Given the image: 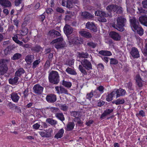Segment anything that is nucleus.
Here are the masks:
<instances>
[{"label": "nucleus", "mask_w": 147, "mask_h": 147, "mask_svg": "<svg viewBox=\"0 0 147 147\" xmlns=\"http://www.w3.org/2000/svg\"><path fill=\"white\" fill-rule=\"evenodd\" d=\"M52 61L47 60L44 65V69L46 70L49 68L50 66V63Z\"/></svg>", "instance_id": "43"}, {"label": "nucleus", "mask_w": 147, "mask_h": 147, "mask_svg": "<svg viewBox=\"0 0 147 147\" xmlns=\"http://www.w3.org/2000/svg\"><path fill=\"white\" fill-rule=\"evenodd\" d=\"M11 98L13 102H17L19 100L20 97L17 93H13L11 94Z\"/></svg>", "instance_id": "24"}, {"label": "nucleus", "mask_w": 147, "mask_h": 147, "mask_svg": "<svg viewBox=\"0 0 147 147\" xmlns=\"http://www.w3.org/2000/svg\"><path fill=\"white\" fill-rule=\"evenodd\" d=\"M15 109L16 110V111L18 113H22V111L20 107L18 106H16Z\"/></svg>", "instance_id": "58"}, {"label": "nucleus", "mask_w": 147, "mask_h": 147, "mask_svg": "<svg viewBox=\"0 0 147 147\" xmlns=\"http://www.w3.org/2000/svg\"><path fill=\"white\" fill-rule=\"evenodd\" d=\"M118 10L116 12L117 14H122L123 12V9L120 7H118Z\"/></svg>", "instance_id": "57"}, {"label": "nucleus", "mask_w": 147, "mask_h": 147, "mask_svg": "<svg viewBox=\"0 0 147 147\" xmlns=\"http://www.w3.org/2000/svg\"><path fill=\"white\" fill-rule=\"evenodd\" d=\"M93 95L94 94L93 92H89V93H88L87 94L86 96V98L87 99L90 100L91 98L93 96Z\"/></svg>", "instance_id": "49"}, {"label": "nucleus", "mask_w": 147, "mask_h": 147, "mask_svg": "<svg viewBox=\"0 0 147 147\" xmlns=\"http://www.w3.org/2000/svg\"><path fill=\"white\" fill-rule=\"evenodd\" d=\"M130 22L131 23L132 26L134 30L137 29L139 26V22L135 18H133L130 20Z\"/></svg>", "instance_id": "17"}, {"label": "nucleus", "mask_w": 147, "mask_h": 147, "mask_svg": "<svg viewBox=\"0 0 147 147\" xmlns=\"http://www.w3.org/2000/svg\"><path fill=\"white\" fill-rule=\"evenodd\" d=\"M78 55L79 57L84 58V59L87 58L89 56V54L87 52H85L84 51L81 53H79Z\"/></svg>", "instance_id": "32"}, {"label": "nucleus", "mask_w": 147, "mask_h": 147, "mask_svg": "<svg viewBox=\"0 0 147 147\" xmlns=\"http://www.w3.org/2000/svg\"><path fill=\"white\" fill-rule=\"evenodd\" d=\"M105 103V102L102 100H100L97 102V105L98 107H101L104 105Z\"/></svg>", "instance_id": "52"}, {"label": "nucleus", "mask_w": 147, "mask_h": 147, "mask_svg": "<svg viewBox=\"0 0 147 147\" xmlns=\"http://www.w3.org/2000/svg\"><path fill=\"white\" fill-rule=\"evenodd\" d=\"M45 54L47 55L49 54L53 53L52 52L51 49L50 48H47L45 49Z\"/></svg>", "instance_id": "62"}, {"label": "nucleus", "mask_w": 147, "mask_h": 147, "mask_svg": "<svg viewBox=\"0 0 147 147\" xmlns=\"http://www.w3.org/2000/svg\"><path fill=\"white\" fill-rule=\"evenodd\" d=\"M53 54L54 53L53 52L52 53L49 54V55H47L48 56L47 60L52 61L53 59Z\"/></svg>", "instance_id": "50"}, {"label": "nucleus", "mask_w": 147, "mask_h": 147, "mask_svg": "<svg viewBox=\"0 0 147 147\" xmlns=\"http://www.w3.org/2000/svg\"><path fill=\"white\" fill-rule=\"evenodd\" d=\"M81 16L83 18L89 19H91L94 17L93 15L86 11L82 12Z\"/></svg>", "instance_id": "16"}, {"label": "nucleus", "mask_w": 147, "mask_h": 147, "mask_svg": "<svg viewBox=\"0 0 147 147\" xmlns=\"http://www.w3.org/2000/svg\"><path fill=\"white\" fill-rule=\"evenodd\" d=\"M73 4H74L71 2L70 0H68L67 2L66 7L69 9L73 7Z\"/></svg>", "instance_id": "45"}, {"label": "nucleus", "mask_w": 147, "mask_h": 147, "mask_svg": "<svg viewBox=\"0 0 147 147\" xmlns=\"http://www.w3.org/2000/svg\"><path fill=\"white\" fill-rule=\"evenodd\" d=\"M113 109H107L104 111V112L101 114L100 119H102L106 116L109 115L113 112Z\"/></svg>", "instance_id": "15"}, {"label": "nucleus", "mask_w": 147, "mask_h": 147, "mask_svg": "<svg viewBox=\"0 0 147 147\" xmlns=\"http://www.w3.org/2000/svg\"><path fill=\"white\" fill-rule=\"evenodd\" d=\"M10 50L11 51L16 48V46L14 45H11L8 46L6 47Z\"/></svg>", "instance_id": "63"}, {"label": "nucleus", "mask_w": 147, "mask_h": 147, "mask_svg": "<svg viewBox=\"0 0 147 147\" xmlns=\"http://www.w3.org/2000/svg\"><path fill=\"white\" fill-rule=\"evenodd\" d=\"M118 63V61L117 60L114 58H111L110 59V64L111 65H116Z\"/></svg>", "instance_id": "47"}, {"label": "nucleus", "mask_w": 147, "mask_h": 147, "mask_svg": "<svg viewBox=\"0 0 147 147\" xmlns=\"http://www.w3.org/2000/svg\"><path fill=\"white\" fill-rule=\"evenodd\" d=\"M127 86L129 89V91H131L133 90V88L132 87V84L131 82H129L127 84Z\"/></svg>", "instance_id": "55"}, {"label": "nucleus", "mask_w": 147, "mask_h": 147, "mask_svg": "<svg viewBox=\"0 0 147 147\" xmlns=\"http://www.w3.org/2000/svg\"><path fill=\"white\" fill-rule=\"evenodd\" d=\"M65 71L68 74L71 75H76L77 74V73L74 69L69 67L66 69Z\"/></svg>", "instance_id": "31"}, {"label": "nucleus", "mask_w": 147, "mask_h": 147, "mask_svg": "<svg viewBox=\"0 0 147 147\" xmlns=\"http://www.w3.org/2000/svg\"><path fill=\"white\" fill-rule=\"evenodd\" d=\"M10 45V42L9 40L4 41L3 42V47H6Z\"/></svg>", "instance_id": "64"}, {"label": "nucleus", "mask_w": 147, "mask_h": 147, "mask_svg": "<svg viewBox=\"0 0 147 147\" xmlns=\"http://www.w3.org/2000/svg\"><path fill=\"white\" fill-rule=\"evenodd\" d=\"M139 20L141 24L147 27V16H140Z\"/></svg>", "instance_id": "13"}, {"label": "nucleus", "mask_w": 147, "mask_h": 147, "mask_svg": "<svg viewBox=\"0 0 147 147\" xmlns=\"http://www.w3.org/2000/svg\"><path fill=\"white\" fill-rule=\"evenodd\" d=\"M64 133L63 129H61L55 136V138L58 139L61 138L63 136Z\"/></svg>", "instance_id": "27"}, {"label": "nucleus", "mask_w": 147, "mask_h": 147, "mask_svg": "<svg viewBox=\"0 0 147 147\" xmlns=\"http://www.w3.org/2000/svg\"><path fill=\"white\" fill-rule=\"evenodd\" d=\"M7 106L8 107L9 109L12 110L13 108L15 107V105L14 104H12L11 102H9L7 105Z\"/></svg>", "instance_id": "54"}, {"label": "nucleus", "mask_w": 147, "mask_h": 147, "mask_svg": "<svg viewBox=\"0 0 147 147\" xmlns=\"http://www.w3.org/2000/svg\"><path fill=\"white\" fill-rule=\"evenodd\" d=\"M116 94V98H117L120 96H123L125 94V92H115Z\"/></svg>", "instance_id": "56"}, {"label": "nucleus", "mask_w": 147, "mask_h": 147, "mask_svg": "<svg viewBox=\"0 0 147 147\" xmlns=\"http://www.w3.org/2000/svg\"><path fill=\"white\" fill-rule=\"evenodd\" d=\"M0 4L4 7H9L11 6V2L8 0H0Z\"/></svg>", "instance_id": "12"}, {"label": "nucleus", "mask_w": 147, "mask_h": 147, "mask_svg": "<svg viewBox=\"0 0 147 147\" xmlns=\"http://www.w3.org/2000/svg\"><path fill=\"white\" fill-rule=\"evenodd\" d=\"M40 62V59L36 60L33 62L32 64V68L33 69H35L37 67L38 65L39 64Z\"/></svg>", "instance_id": "36"}, {"label": "nucleus", "mask_w": 147, "mask_h": 147, "mask_svg": "<svg viewBox=\"0 0 147 147\" xmlns=\"http://www.w3.org/2000/svg\"><path fill=\"white\" fill-rule=\"evenodd\" d=\"M28 29L25 27H22V29L21 30L22 35H26L28 33Z\"/></svg>", "instance_id": "42"}, {"label": "nucleus", "mask_w": 147, "mask_h": 147, "mask_svg": "<svg viewBox=\"0 0 147 147\" xmlns=\"http://www.w3.org/2000/svg\"><path fill=\"white\" fill-rule=\"evenodd\" d=\"M25 72V71L23 68H20L16 72L15 76H16L20 77Z\"/></svg>", "instance_id": "22"}, {"label": "nucleus", "mask_w": 147, "mask_h": 147, "mask_svg": "<svg viewBox=\"0 0 147 147\" xmlns=\"http://www.w3.org/2000/svg\"><path fill=\"white\" fill-rule=\"evenodd\" d=\"M95 14L96 16L104 17H107L111 16V13H110V14H107L105 12L100 11H95Z\"/></svg>", "instance_id": "14"}, {"label": "nucleus", "mask_w": 147, "mask_h": 147, "mask_svg": "<svg viewBox=\"0 0 147 147\" xmlns=\"http://www.w3.org/2000/svg\"><path fill=\"white\" fill-rule=\"evenodd\" d=\"M74 121L78 124H82L83 123L81 121L80 119L78 117L74 119Z\"/></svg>", "instance_id": "61"}, {"label": "nucleus", "mask_w": 147, "mask_h": 147, "mask_svg": "<svg viewBox=\"0 0 147 147\" xmlns=\"http://www.w3.org/2000/svg\"><path fill=\"white\" fill-rule=\"evenodd\" d=\"M63 40L62 37H59L53 40L51 43V44H55V47L57 49H62L64 47L63 44L61 43Z\"/></svg>", "instance_id": "4"}, {"label": "nucleus", "mask_w": 147, "mask_h": 147, "mask_svg": "<svg viewBox=\"0 0 147 147\" xmlns=\"http://www.w3.org/2000/svg\"><path fill=\"white\" fill-rule=\"evenodd\" d=\"M1 65L0 66V76L4 75L6 73L8 70V67L5 65Z\"/></svg>", "instance_id": "20"}, {"label": "nucleus", "mask_w": 147, "mask_h": 147, "mask_svg": "<svg viewBox=\"0 0 147 147\" xmlns=\"http://www.w3.org/2000/svg\"><path fill=\"white\" fill-rule=\"evenodd\" d=\"M136 82L137 84L139 87H141L142 86V81L139 75L136 76Z\"/></svg>", "instance_id": "28"}, {"label": "nucleus", "mask_w": 147, "mask_h": 147, "mask_svg": "<svg viewBox=\"0 0 147 147\" xmlns=\"http://www.w3.org/2000/svg\"><path fill=\"white\" fill-rule=\"evenodd\" d=\"M41 47L38 45H36L34 47H32L31 48V50L37 52H38L42 50Z\"/></svg>", "instance_id": "34"}, {"label": "nucleus", "mask_w": 147, "mask_h": 147, "mask_svg": "<svg viewBox=\"0 0 147 147\" xmlns=\"http://www.w3.org/2000/svg\"><path fill=\"white\" fill-rule=\"evenodd\" d=\"M109 35L111 38L115 40L118 41H119L121 40V36L118 33L115 32H110L109 34Z\"/></svg>", "instance_id": "6"}, {"label": "nucleus", "mask_w": 147, "mask_h": 147, "mask_svg": "<svg viewBox=\"0 0 147 147\" xmlns=\"http://www.w3.org/2000/svg\"><path fill=\"white\" fill-rule=\"evenodd\" d=\"M48 35L52 38H55L61 35V34L58 31L54 30L49 31L48 33Z\"/></svg>", "instance_id": "8"}, {"label": "nucleus", "mask_w": 147, "mask_h": 147, "mask_svg": "<svg viewBox=\"0 0 147 147\" xmlns=\"http://www.w3.org/2000/svg\"><path fill=\"white\" fill-rule=\"evenodd\" d=\"M115 5L114 4H112L111 5H108L106 8L107 10L109 13H111V12H114L116 8Z\"/></svg>", "instance_id": "23"}, {"label": "nucleus", "mask_w": 147, "mask_h": 147, "mask_svg": "<svg viewBox=\"0 0 147 147\" xmlns=\"http://www.w3.org/2000/svg\"><path fill=\"white\" fill-rule=\"evenodd\" d=\"M75 123L74 122H69L67 126L66 130L70 131L73 129L74 127Z\"/></svg>", "instance_id": "33"}, {"label": "nucleus", "mask_w": 147, "mask_h": 147, "mask_svg": "<svg viewBox=\"0 0 147 147\" xmlns=\"http://www.w3.org/2000/svg\"><path fill=\"white\" fill-rule=\"evenodd\" d=\"M34 56L31 55H28L25 57V60L27 63H32L34 58Z\"/></svg>", "instance_id": "25"}, {"label": "nucleus", "mask_w": 147, "mask_h": 147, "mask_svg": "<svg viewBox=\"0 0 147 147\" xmlns=\"http://www.w3.org/2000/svg\"><path fill=\"white\" fill-rule=\"evenodd\" d=\"M10 60L8 59H0V65H5L6 67H7V64H8Z\"/></svg>", "instance_id": "30"}, {"label": "nucleus", "mask_w": 147, "mask_h": 147, "mask_svg": "<svg viewBox=\"0 0 147 147\" xmlns=\"http://www.w3.org/2000/svg\"><path fill=\"white\" fill-rule=\"evenodd\" d=\"M87 45L90 47L92 48H95L96 46V44L92 42H88Z\"/></svg>", "instance_id": "44"}, {"label": "nucleus", "mask_w": 147, "mask_h": 147, "mask_svg": "<svg viewBox=\"0 0 147 147\" xmlns=\"http://www.w3.org/2000/svg\"><path fill=\"white\" fill-rule=\"evenodd\" d=\"M143 7L147 9V0H144L142 2Z\"/></svg>", "instance_id": "53"}, {"label": "nucleus", "mask_w": 147, "mask_h": 147, "mask_svg": "<svg viewBox=\"0 0 147 147\" xmlns=\"http://www.w3.org/2000/svg\"><path fill=\"white\" fill-rule=\"evenodd\" d=\"M46 121L52 125H55L57 123V121L52 118H48L47 119Z\"/></svg>", "instance_id": "37"}, {"label": "nucleus", "mask_w": 147, "mask_h": 147, "mask_svg": "<svg viewBox=\"0 0 147 147\" xmlns=\"http://www.w3.org/2000/svg\"><path fill=\"white\" fill-rule=\"evenodd\" d=\"M19 79L18 77L15 76L14 78H10L9 80V83L12 85H17L18 84V81Z\"/></svg>", "instance_id": "21"}, {"label": "nucleus", "mask_w": 147, "mask_h": 147, "mask_svg": "<svg viewBox=\"0 0 147 147\" xmlns=\"http://www.w3.org/2000/svg\"><path fill=\"white\" fill-rule=\"evenodd\" d=\"M130 53L134 58H137L140 57L138 49L135 47L132 48Z\"/></svg>", "instance_id": "10"}, {"label": "nucleus", "mask_w": 147, "mask_h": 147, "mask_svg": "<svg viewBox=\"0 0 147 147\" xmlns=\"http://www.w3.org/2000/svg\"><path fill=\"white\" fill-rule=\"evenodd\" d=\"M71 115L75 117V118L78 117L79 115V112L74 111H72L71 113Z\"/></svg>", "instance_id": "51"}, {"label": "nucleus", "mask_w": 147, "mask_h": 147, "mask_svg": "<svg viewBox=\"0 0 147 147\" xmlns=\"http://www.w3.org/2000/svg\"><path fill=\"white\" fill-rule=\"evenodd\" d=\"M73 30L72 28L70 26L66 24L65 26V34L67 36L68 34H71L73 32Z\"/></svg>", "instance_id": "18"}, {"label": "nucleus", "mask_w": 147, "mask_h": 147, "mask_svg": "<svg viewBox=\"0 0 147 147\" xmlns=\"http://www.w3.org/2000/svg\"><path fill=\"white\" fill-rule=\"evenodd\" d=\"M53 132V130L51 129H49L48 131L45 134L46 138H49L51 136V134Z\"/></svg>", "instance_id": "46"}, {"label": "nucleus", "mask_w": 147, "mask_h": 147, "mask_svg": "<svg viewBox=\"0 0 147 147\" xmlns=\"http://www.w3.org/2000/svg\"><path fill=\"white\" fill-rule=\"evenodd\" d=\"M11 50H10L9 49H7V48H6L3 50L4 54L6 55L9 54L11 53Z\"/></svg>", "instance_id": "60"}, {"label": "nucleus", "mask_w": 147, "mask_h": 147, "mask_svg": "<svg viewBox=\"0 0 147 147\" xmlns=\"http://www.w3.org/2000/svg\"><path fill=\"white\" fill-rule=\"evenodd\" d=\"M79 33L82 36L87 38H89L92 37V35L90 32L83 29L80 31Z\"/></svg>", "instance_id": "9"}, {"label": "nucleus", "mask_w": 147, "mask_h": 147, "mask_svg": "<svg viewBox=\"0 0 147 147\" xmlns=\"http://www.w3.org/2000/svg\"><path fill=\"white\" fill-rule=\"evenodd\" d=\"M125 101L124 99H118L117 100V103H116L117 105L123 104L125 103Z\"/></svg>", "instance_id": "48"}, {"label": "nucleus", "mask_w": 147, "mask_h": 147, "mask_svg": "<svg viewBox=\"0 0 147 147\" xmlns=\"http://www.w3.org/2000/svg\"><path fill=\"white\" fill-rule=\"evenodd\" d=\"M82 65H80L78 67V69L84 75H86L87 73L85 69L84 68Z\"/></svg>", "instance_id": "39"}, {"label": "nucleus", "mask_w": 147, "mask_h": 147, "mask_svg": "<svg viewBox=\"0 0 147 147\" xmlns=\"http://www.w3.org/2000/svg\"><path fill=\"white\" fill-rule=\"evenodd\" d=\"M67 37L69 40V43L70 45H78L83 44V39L80 37L77 36H74L69 38L68 36Z\"/></svg>", "instance_id": "3"}, {"label": "nucleus", "mask_w": 147, "mask_h": 147, "mask_svg": "<svg viewBox=\"0 0 147 147\" xmlns=\"http://www.w3.org/2000/svg\"><path fill=\"white\" fill-rule=\"evenodd\" d=\"M86 26L87 29L94 32H96L97 31L96 26L93 22H88L86 24Z\"/></svg>", "instance_id": "7"}, {"label": "nucleus", "mask_w": 147, "mask_h": 147, "mask_svg": "<svg viewBox=\"0 0 147 147\" xmlns=\"http://www.w3.org/2000/svg\"><path fill=\"white\" fill-rule=\"evenodd\" d=\"M117 24H115L114 22L112 23L111 26L119 31H123L124 30V27L127 22L126 19L123 16H120L117 18Z\"/></svg>", "instance_id": "1"}, {"label": "nucleus", "mask_w": 147, "mask_h": 147, "mask_svg": "<svg viewBox=\"0 0 147 147\" xmlns=\"http://www.w3.org/2000/svg\"><path fill=\"white\" fill-rule=\"evenodd\" d=\"M99 53L103 56H110L112 55L111 52L108 51L101 50L99 52Z\"/></svg>", "instance_id": "26"}, {"label": "nucleus", "mask_w": 147, "mask_h": 147, "mask_svg": "<svg viewBox=\"0 0 147 147\" xmlns=\"http://www.w3.org/2000/svg\"><path fill=\"white\" fill-rule=\"evenodd\" d=\"M81 65L85 69L89 70L92 69V65L89 60L86 59H84L80 61Z\"/></svg>", "instance_id": "5"}, {"label": "nucleus", "mask_w": 147, "mask_h": 147, "mask_svg": "<svg viewBox=\"0 0 147 147\" xmlns=\"http://www.w3.org/2000/svg\"><path fill=\"white\" fill-rule=\"evenodd\" d=\"M135 30L137 31L138 34L140 36H142L143 34L144 30L141 27H138Z\"/></svg>", "instance_id": "38"}, {"label": "nucleus", "mask_w": 147, "mask_h": 147, "mask_svg": "<svg viewBox=\"0 0 147 147\" xmlns=\"http://www.w3.org/2000/svg\"><path fill=\"white\" fill-rule=\"evenodd\" d=\"M46 100L49 102L53 103L56 101V97L55 95L53 94H51L47 96Z\"/></svg>", "instance_id": "11"}, {"label": "nucleus", "mask_w": 147, "mask_h": 147, "mask_svg": "<svg viewBox=\"0 0 147 147\" xmlns=\"http://www.w3.org/2000/svg\"><path fill=\"white\" fill-rule=\"evenodd\" d=\"M114 92H111L107 96L106 99L108 102L111 101L113 99V97L114 96L115 93ZM115 92H114L115 93Z\"/></svg>", "instance_id": "29"}, {"label": "nucleus", "mask_w": 147, "mask_h": 147, "mask_svg": "<svg viewBox=\"0 0 147 147\" xmlns=\"http://www.w3.org/2000/svg\"><path fill=\"white\" fill-rule=\"evenodd\" d=\"M34 92H42L43 88L38 84L35 85L33 87Z\"/></svg>", "instance_id": "19"}, {"label": "nucleus", "mask_w": 147, "mask_h": 147, "mask_svg": "<svg viewBox=\"0 0 147 147\" xmlns=\"http://www.w3.org/2000/svg\"><path fill=\"white\" fill-rule=\"evenodd\" d=\"M137 115L143 117L145 116V113L143 110H140L139 111L138 113L136 115V116Z\"/></svg>", "instance_id": "59"}, {"label": "nucleus", "mask_w": 147, "mask_h": 147, "mask_svg": "<svg viewBox=\"0 0 147 147\" xmlns=\"http://www.w3.org/2000/svg\"><path fill=\"white\" fill-rule=\"evenodd\" d=\"M49 80L50 83L55 84H57L59 81L58 72L54 71H51L49 75Z\"/></svg>", "instance_id": "2"}, {"label": "nucleus", "mask_w": 147, "mask_h": 147, "mask_svg": "<svg viewBox=\"0 0 147 147\" xmlns=\"http://www.w3.org/2000/svg\"><path fill=\"white\" fill-rule=\"evenodd\" d=\"M55 116L62 121L64 120V115L62 113H56L55 114Z\"/></svg>", "instance_id": "40"}, {"label": "nucleus", "mask_w": 147, "mask_h": 147, "mask_svg": "<svg viewBox=\"0 0 147 147\" xmlns=\"http://www.w3.org/2000/svg\"><path fill=\"white\" fill-rule=\"evenodd\" d=\"M22 56V55L18 53H15L13 56L11 57V59L13 60H18Z\"/></svg>", "instance_id": "35"}, {"label": "nucleus", "mask_w": 147, "mask_h": 147, "mask_svg": "<svg viewBox=\"0 0 147 147\" xmlns=\"http://www.w3.org/2000/svg\"><path fill=\"white\" fill-rule=\"evenodd\" d=\"M74 60L73 59H68L66 61V63L65 64L71 66L74 64Z\"/></svg>", "instance_id": "41"}]
</instances>
